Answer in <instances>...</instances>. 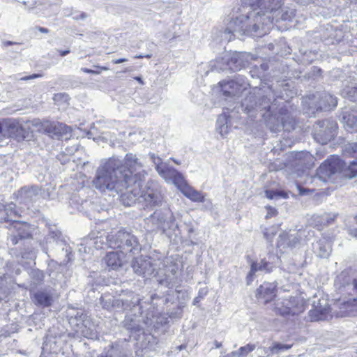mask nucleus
I'll return each mask as SVG.
<instances>
[{
	"mask_svg": "<svg viewBox=\"0 0 357 357\" xmlns=\"http://www.w3.org/2000/svg\"><path fill=\"white\" fill-rule=\"evenodd\" d=\"M130 174L120 159L112 157L98 167L92 186L101 192H115L125 206H131L140 193L139 186L143 173L132 176Z\"/></svg>",
	"mask_w": 357,
	"mask_h": 357,
	"instance_id": "f257e3e1",
	"label": "nucleus"
},
{
	"mask_svg": "<svg viewBox=\"0 0 357 357\" xmlns=\"http://www.w3.org/2000/svg\"><path fill=\"white\" fill-rule=\"evenodd\" d=\"M280 89L273 86L264 87L262 92H258V98L254 93H250L241 103L242 109L250 116L255 117L259 112L265 119L267 127L273 132L282 130L290 131L294 128V121L283 107L278 109L276 98H284L283 91L288 87V84L279 85Z\"/></svg>",
	"mask_w": 357,
	"mask_h": 357,
	"instance_id": "f03ea898",
	"label": "nucleus"
},
{
	"mask_svg": "<svg viewBox=\"0 0 357 357\" xmlns=\"http://www.w3.org/2000/svg\"><path fill=\"white\" fill-rule=\"evenodd\" d=\"M241 13L233 17L222 34V38L227 41L233 39L236 33L240 36L250 35L261 37L267 33L271 26V17H263L254 6L242 3Z\"/></svg>",
	"mask_w": 357,
	"mask_h": 357,
	"instance_id": "7ed1b4c3",
	"label": "nucleus"
},
{
	"mask_svg": "<svg viewBox=\"0 0 357 357\" xmlns=\"http://www.w3.org/2000/svg\"><path fill=\"white\" fill-rule=\"evenodd\" d=\"M345 155H351L355 159L349 161V165L338 157L333 156L324 161L317 169V175L324 181L333 179L336 174L352 178L357 176V142L347 144L344 149Z\"/></svg>",
	"mask_w": 357,
	"mask_h": 357,
	"instance_id": "20e7f679",
	"label": "nucleus"
},
{
	"mask_svg": "<svg viewBox=\"0 0 357 357\" xmlns=\"http://www.w3.org/2000/svg\"><path fill=\"white\" fill-rule=\"evenodd\" d=\"M107 243L112 248L119 249L123 255L139 252L141 245L135 236L125 230L112 231L107 237Z\"/></svg>",
	"mask_w": 357,
	"mask_h": 357,
	"instance_id": "39448f33",
	"label": "nucleus"
},
{
	"mask_svg": "<svg viewBox=\"0 0 357 357\" xmlns=\"http://www.w3.org/2000/svg\"><path fill=\"white\" fill-rule=\"evenodd\" d=\"M175 222V218L169 208L156 210L149 217L144 219V228L148 232L161 231L165 233L171 229Z\"/></svg>",
	"mask_w": 357,
	"mask_h": 357,
	"instance_id": "423d86ee",
	"label": "nucleus"
},
{
	"mask_svg": "<svg viewBox=\"0 0 357 357\" xmlns=\"http://www.w3.org/2000/svg\"><path fill=\"white\" fill-rule=\"evenodd\" d=\"M337 129V124L335 121H319L314 126L313 137L318 143L326 144L335 137Z\"/></svg>",
	"mask_w": 357,
	"mask_h": 357,
	"instance_id": "0eeeda50",
	"label": "nucleus"
},
{
	"mask_svg": "<svg viewBox=\"0 0 357 357\" xmlns=\"http://www.w3.org/2000/svg\"><path fill=\"white\" fill-rule=\"evenodd\" d=\"M140 298L138 295L130 294L127 298H100L102 307L107 310L115 309L117 310H132L137 307Z\"/></svg>",
	"mask_w": 357,
	"mask_h": 357,
	"instance_id": "6e6552de",
	"label": "nucleus"
},
{
	"mask_svg": "<svg viewBox=\"0 0 357 357\" xmlns=\"http://www.w3.org/2000/svg\"><path fill=\"white\" fill-rule=\"evenodd\" d=\"M178 267L177 264L167 260L163 264V267L160 268L155 275L157 282L168 288H172L178 283Z\"/></svg>",
	"mask_w": 357,
	"mask_h": 357,
	"instance_id": "1a4fd4ad",
	"label": "nucleus"
},
{
	"mask_svg": "<svg viewBox=\"0 0 357 357\" xmlns=\"http://www.w3.org/2000/svg\"><path fill=\"white\" fill-rule=\"evenodd\" d=\"M140 199V202L144 203L146 208H152L161 204L162 196L158 190V185L153 182H148L145 189L142 190L140 187V193L136 197V199Z\"/></svg>",
	"mask_w": 357,
	"mask_h": 357,
	"instance_id": "9d476101",
	"label": "nucleus"
},
{
	"mask_svg": "<svg viewBox=\"0 0 357 357\" xmlns=\"http://www.w3.org/2000/svg\"><path fill=\"white\" fill-rule=\"evenodd\" d=\"M282 0H241L245 5L254 6L263 17L272 15L282 6Z\"/></svg>",
	"mask_w": 357,
	"mask_h": 357,
	"instance_id": "9b49d317",
	"label": "nucleus"
},
{
	"mask_svg": "<svg viewBox=\"0 0 357 357\" xmlns=\"http://www.w3.org/2000/svg\"><path fill=\"white\" fill-rule=\"evenodd\" d=\"M276 309L282 316H294L303 312L305 307L303 299L299 297H290L284 299L281 306L276 307Z\"/></svg>",
	"mask_w": 357,
	"mask_h": 357,
	"instance_id": "f8f14e48",
	"label": "nucleus"
},
{
	"mask_svg": "<svg viewBox=\"0 0 357 357\" xmlns=\"http://www.w3.org/2000/svg\"><path fill=\"white\" fill-rule=\"evenodd\" d=\"M310 104H314L317 110H330L335 108L337 104V99L331 93L323 91L312 94L309 97Z\"/></svg>",
	"mask_w": 357,
	"mask_h": 357,
	"instance_id": "ddd939ff",
	"label": "nucleus"
},
{
	"mask_svg": "<svg viewBox=\"0 0 357 357\" xmlns=\"http://www.w3.org/2000/svg\"><path fill=\"white\" fill-rule=\"evenodd\" d=\"M39 130L51 137H60L70 134L71 128L64 123L45 121L39 122Z\"/></svg>",
	"mask_w": 357,
	"mask_h": 357,
	"instance_id": "4468645a",
	"label": "nucleus"
},
{
	"mask_svg": "<svg viewBox=\"0 0 357 357\" xmlns=\"http://www.w3.org/2000/svg\"><path fill=\"white\" fill-rule=\"evenodd\" d=\"M250 59L252 56L248 53L225 52L223 54V60L227 62L226 67L230 68L231 72L238 71L245 67Z\"/></svg>",
	"mask_w": 357,
	"mask_h": 357,
	"instance_id": "2eb2a0df",
	"label": "nucleus"
},
{
	"mask_svg": "<svg viewBox=\"0 0 357 357\" xmlns=\"http://www.w3.org/2000/svg\"><path fill=\"white\" fill-rule=\"evenodd\" d=\"M123 164V167L126 170L130 171V174L132 176H135L136 174L143 173V177L141 179V182L139 183V188L142 185V183L144 180V178L146 175V172L142 169L144 167V162L141 158H138L135 154L132 153H127L124 158V160H122Z\"/></svg>",
	"mask_w": 357,
	"mask_h": 357,
	"instance_id": "dca6fc26",
	"label": "nucleus"
},
{
	"mask_svg": "<svg viewBox=\"0 0 357 357\" xmlns=\"http://www.w3.org/2000/svg\"><path fill=\"white\" fill-rule=\"evenodd\" d=\"M335 285L340 293L349 295L357 293V278H351L347 271H342L337 276Z\"/></svg>",
	"mask_w": 357,
	"mask_h": 357,
	"instance_id": "f3484780",
	"label": "nucleus"
},
{
	"mask_svg": "<svg viewBox=\"0 0 357 357\" xmlns=\"http://www.w3.org/2000/svg\"><path fill=\"white\" fill-rule=\"evenodd\" d=\"M133 271L144 278L151 276L155 271V264L151 258H135L132 262Z\"/></svg>",
	"mask_w": 357,
	"mask_h": 357,
	"instance_id": "a211bd4d",
	"label": "nucleus"
},
{
	"mask_svg": "<svg viewBox=\"0 0 357 357\" xmlns=\"http://www.w3.org/2000/svg\"><path fill=\"white\" fill-rule=\"evenodd\" d=\"M160 169L158 174L167 183H172L178 188L184 185L185 179L183 175L174 167L167 165L163 169Z\"/></svg>",
	"mask_w": 357,
	"mask_h": 357,
	"instance_id": "6ab92c4d",
	"label": "nucleus"
},
{
	"mask_svg": "<svg viewBox=\"0 0 357 357\" xmlns=\"http://www.w3.org/2000/svg\"><path fill=\"white\" fill-rule=\"evenodd\" d=\"M219 84L221 87V91L225 96H237L246 89V84L244 82L239 83L233 79L228 81L223 80Z\"/></svg>",
	"mask_w": 357,
	"mask_h": 357,
	"instance_id": "aec40b11",
	"label": "nucleus"
},
{
	"mask_svg": "<svg viewBox=\"0 0 357 357\" xmlns=\"http://www.w3.org/2000/svg\"><path fill=\"white\" fill-rule=\"evenodd\" d=\"M26 227L25 224L19 221H13L11 224L10 228L9 229L10 233L8 241L14 245L18 243V239L26 238L29 236V234L25 231Z\"/></svg>",
	"mask_w": 357,
	"mask_h": 357,
	"instance_id": "412c9836",
	"label": "nucleus"
},
{
	"mask_svg": "<svg viewBox=\"0 0 357 357\" xmlns=\"http://www.w3.org/2000/svg\"><path fill=\"white\" fill-rule=\"evenodd\" d=\"M39 188L36 186H24L17 192V197L21 203L29 204L38 197Z\"/></svg>",
	"mask_w": 357,
	"mask_h": 357,
	"instance_id": "4be33fe9",
	"label": "nucleus"
},
{
	"mask_svg": "<svg viewBox=\"0 0 357 357\" xmlns=\"http://www.w3.org/2000/svg\"><path fill=\"white\" fill-rule=\"evenodd\" d=\"M142 306L140 305V303H139L137 307H134L132 310H130L131 312H133V314H127L124 320V326L131 331H139L142 329V326L140 325V319L139 316L136 314V312L137 311L140 314H142L141 311Z\"/></svg>",
	"mask_w": 357,
	"mask_h": 357,
	"instance_id": "5701e85b",
	"label": "nucleus"
},
{
	"mask_svg": "<svg viewBox=\"0 0 357 357\" xmlns=\"http://www.w3.org/2000/svg\"><path fill=\"white\" fill-rule=\"evenodd\" d=\"M301 236L296 233L289 234L287 232H282L280 234L277 245L280 248H295L300 242Z\"/></svg>",
	"mask_w": 357,
	"mask_h": 357,
	"instance_id": "b1692460",
	"label": "nucleus"
},
{
	"mask_svg": "<svg viewBox=\"0 0 357 357\" xmlns=\"http://www.w3.org/2000/svg\"><path fill=\"white\" fill-rule=\"evenodd\" d=\"M272 271V265L266 259H261L259 263L253 261L250 266V271L246 277L247 284H250L253 280V275L257 271L270 273Z\"/></svg>",
	"mask_w": 357,
	"mask_h": 357,
	"instance_id": "393cba45",
	"label": "nucleus"
},
{
	"mask_svg": "<svg viewBox=\"0 0 357 357\" xmlns=\"http://www.w3.org/2000/svg\"><path fill=\"white\" fill-rule=\"evenodd\" d=\"M275 296V287L271 283H264L257 290V296L265 303L271 301Z\"/></svg>",
	"mask_w": 357,
	"mask_h": 357,
	"instance_id": "a878e982",
	"label": "nucleus"
},
{
	"mask_svg": "<svg viewBox=\"0 0 357 357\" xmlns=\"http://www.w3.org/2000/svg\"><path fill=\"white\" fill-rule=\"evenodd\" d=\"M124 255L118 252H108L104 258L105 262L109 269L117 270L123 264Z\"/></svg>",
	"mask_w": 357,
	"mask_h": 357,
	"instance_id": "bb28decb",
	"label": "nucleus"
},
{
	"mask_svg": "<svg viewBox=\"0 0 357 357\" xmlns=\"http://www.w3.org/2000/svg\"><path fill=\"white\" fill-rule=\"evenodd\" d=\"M268 16L271 17V25L274 21L276 22L280 20L291 21L295 16V9L287 6H281L280 8L277 10V13L275 12V13L273 14L272 15H268Z\"/></svg>",
	"mask_w": 357,
	"mask_h": 357,
	"instance_id": "cd10ccee",
	"label": "nucleus"
},
{
	"mask_svg": "<svg viewBox=\"0 0 357 357\" xmlns=\"http://www.w3.org/2000/svg\"><path fill=\"white\" fill-rule=\"evenodd\" d=\"M313 250L319 257L327 258L331 254V245L326 239H320L313 244Z\"/></svg>",
	"mask_w": 357,
	"mask_h": 357,
	"instance_id": "c85d7f7f",
	"label": "nucleus"
},
{
	"mask_svg": "<svg viewBox=\"0 0 357 357\" xmlns=\"http://www.w3.org/2000/svg\"><path fill=\"white\" fill-rule=\"evenodd\" d=\"M328 314V305H317L314 306V309H312L309 312V318L311 321H317L324 320L327 318Z\"/></svg>",
	"mask_w": 357,
	"mask_h": 357,
	"instance_id": "c756f323",
	"label": "nucleus"
},
{
	"mask_svg": "<svg viewBox=\"0 0 357 357\" xmlns=\"http://www.w3.org/2000/svg\"><path fill=\"white\" fill-rule=\"evenodd\" d=\"M181 189V192L188 199L192 200V202H204V196L199 191H197L187 185L185 182L184 185L179 188Z\"/></svg>",
	"mask_w": 357,
	"mask_h": 357,
	"instance_id": "7c9ffc66",
	"label": "nucleus"
},
{
	"mask_svg": "<svg viewBox=\"0 0 357 357\" xmlns=\"http://www.w3.org/2000/svg\"><path fill=\"white\" fill-rule=\"evenodd\" d=\"M52 296L50 292L38 291L33 295V302L40 306L49 307L52 303Z\"/></svg>",
	"mask_w": 357,
	"mask_h": 357,
	"instance_id": "2f4dec72",
	"label": "nucleus"
},
{
	"mask_svg": "<svg viewBox=\"0 0 357 357\" xmlns=\"http://www.w3.org/2000/svg\"><path fill=\"white\" fill-rule=\"evenodd\" d=\"M127 353L119 344L112 345L105 353L97 357H127Z\"/></svg>",
	"mask_w": 357,
	"mask_h": 357,
	"instance_id": "473e14b6",
	"label": "nucleus"
},
{
	"mask_svg": "<svg viewBox=\"0 0 357 357\" xmlns=\"http://www.w3.org/2000/svg\"><path fill=\"white\" fill-rule=\"evenodd\" d=\"M342 121L348 128H357V109L344 112Z\"/></svg>",
	"mask_w": 357,
	"mask_h": 357,
	"instance_id": "72a5a7b5",
	"label": "nucleus"
},
{
	"mask_svg": "<svg viewBox=\"0 0 357 357\" xmlns=\"http://www.w3.org/2000/svg\"><path fill=\"white\" fill-rule=\"evenodd\" d=\"M228 116L223 114L218 116L216 122V130L222 137L226 136L229 130Z\"/></svg>",
	"mask_w": 357,
	"mask_h": 357,
	"instance_id": "f704fd0d",
	"label": "nucleus"
},
{
	"mask_svg": "<svg viewBox=\"0 0 357 357\" xmlns=\"http://www.w3.org/2000/svg\"><path fill=\"white\" fill-rule=\"evenodd\" d=\"M226 64H227V62L223 60L222 55L220 58L210 61L209 67L211 71H230V68H227Z\"/></svg>",
	"mask_w": 357,
	"mask_h": 357,
	"instance_id": "c9c22d12",
	"label": "nucleus"
},
{
	"mask_svg": "<svg viewBox=\"0 0 357 357\" xmlns=\"http://www.w3.org/2000/svg\"><path fill=\"white\" fill-rule=\"evenodd\" d=\"M342 96L352 102H357V84L347 86L342 91Z\"/></svg>",
	"mask_w": 357,
	"mask_h": 357,
	"instance_id": "e433bc0d",
	"label": "nucleus"
},
{
	"mask_svg": "<svg viewBox=\"0 0 357 357\" xmlns=\"http://www.w3.org/2000/svg\"><path fill=\"white\" fill-rule=\"evenodd\" d=\"M268 64L266 63H263L260 64L259 66H253L250 70V74L252 78L256 77L261 79V78L264 76V73L268 70Z\"/></svg>",
	"mask_w": 357,
	"mask_h": 357,
	"instance_id": "4c0bfd02",
	"label": "nucleus"
},
{
	"mask_svg": "<svg viewBox=\"0 0 357 357\" xmlns=\"http://www.w3.org/2000/svg\"><path fill=\"white\" fill-rule=\"evenodd\" d=\"M256 348L255 344H248L245 346L240 347L238 350L231 352V355L238 357H245L249 353L254 351Z\"/></svg>",
	"mask_w": 357,
	"mask_h": 357,
	"instance_id": "58836bf2",
	"label": "nucleus"
},
{
	"mask_svg": "<svg viewBox=\"0 0 357 357\" xmlns=\"http://www.w3.org/2000/svg\"><path fill=\"white\" fill-rule=\"evenodd\" d=\"M342 309H345L348 314H353L357 311V297L349 298L342 304Z\"/></svg>",
	"mask_w": 357,
	"mask_h": 357,
	"instance_id": "ea45409f",
	"label": "nucleus"
},
{
	"mask_svg": "<svg viewBox=\"0 0 357 357\" xmlns=\"http://www.w3.org/2000/svg\"><path fill=\"white\" fill-rule=\"evenodd\" d=\"M4 212L6 215L3 218V220L5 222L12 221L13 222V221H16L15 220H13L14 218L17 217V213L14 210V206H13L12 205L6 206L4 209Z\"/></svg>",
	"mask_w": 357,
	"mask_h": 357,
	"instance_id": "a19ab883",
	"label": "nucleus"
},
{
	"mask_svg": "<svg viewBox=\"0 0 357 357\" xmlns=\"http://www.w3.org/2000/svg\"><path fill=\"white\" fill-rule=\"evenodd\" d=\"M292 347V344H284L278 342H274L273 346L269 348L273 354H278L280 351L288 350Z\"/></svg>",
	"mask_w": 357,
	"mask_h": 357,
	"instance_id": "79ce46f5",
	"label": "nucleus"
},
{
	"mask_svg": "<svg viewBox=\"0 0 357 357\" xmlns=\"http://www.w3.org/2000/svg\"><path fill=\"white\" fill-rule=\"evenodd\" d=\"M149 156L151 161L155 165V168L158 174L160 172V168L163 169L167 165V163L163 162L162 159L160 157L156 156L154 153H149Z\"/></svg>",
	"mask_w": 357,
	"mask_h": 357,
	"instance_id": "37998d69",
	"label": "nucleus"
},
{
	"mask_svg": "<svg viewBox=\"0 0 357 357\" xmlns=\"http://www.w3.org/2000/svg\"><path fill=\"white\" fill-rule=\"evenodd\" d=\"M336 218V215L333 213H325L321 216H318L317 218L319 220H318L319 222L321 223V225H329L332 222L334 221L335 218Z\"/></svg>",
	"mask_w": 357,
	"mask_h": 357,
	"instance_id": "c03bdc74",
	"label": "nucleus"
},
{
	"mask_svg": "<svg viewBox=\"0 0 357 357\" xmlns=\"http://www.w3.org/2000/svg\"><path fill=\"white\" fill-rule=\"evenodd\" d=\"M78 328H75V333L77 335L83 336L87 338H92V332L86 328V326H75Z\"/></svg>",
	"mask_w": 357,
	"mask_h": 357,
	"instance_id": "a18cd8bd",
	"label": "nucleus"
},
{
	"mask_svg": "<svg viewBox=\"0 0 357 357\" xmlns=\"http://www.w3.org/2000/svg\"><path fill=\"white\" fill-rule=\"evenodd\" d=\"M32 278L35 280L36 284L40 283L44 280V274L40 270H33L31 273Z\"/></svg>",
	"mask_w": 357,
	"mask_h": 357,
	"instance_id": "49530a36",
	"label": "nucleus"
},
{
	"mask_svg": "<svg viewBox=\"0 0 357 357\" xmlns=\"http://www.w3.org/2000/svg\"><path fill=\"white\" fill-rule=\"evenodd\" d=\"M266 196L267 198L270 199H273L277 197H280L283 198H287V195L286 192H275L273 190H266Z\"/></svg>",
	"mask_w": 357,
	"mask_h": 357,
	"instance_id": "de8ad7c7",
	"label": "nucleus"
},
{
	"mask_svg": "<svg viewBox=\"0 0 357 357\" xmlns=\"http://www.w3.org/2000/svg\"><path fill=\"white\" fill-rule=\"evenodd\" d=\"M264 238L269 242L272 241L273 237L275 236L276 234V231L275 227H272L271 228H266L264 231Z\"/></svg>",
	"mask_w": 357,
	"mask_h": 357,
	"instance_id": "09e8293b",
	"label": "nucleus"
},
{
	"mask_svg": "<svg viewBox=\"0 0 357 357\" xmlns=\"http://www.w3.org/2000/svg\"><path fill=\"white\" fill-rule=\"evenodd\" d=\"M42 77V75L40 74H33L31 75L21 77L20 79L23 80V81H27V80H30V79H36V78H38V77Z\"/></svg>",
	"mask_w": 357,
	"mask_h": 357,
	"instance_id": "8fccbe9b",
	"label": "nucleus"
},
{
	"mask_svg": "<svg viewBox=\"0 0 357 357\" xmlns=\"http://www.w3.org/2000/svg\"><path fill=\"white\" fill-rule=\"evenodd\" d=\"M81 70L85 73H89V74H95V75H98V74H100V71H96V70H91V69H89V68H81Z\"/></svg>",
	"mask_w": 357,
	"mask_h": 357,
	"instance_id": "3c124183",
	"label": "nucleus"
},
{
	"mask_svg": "<svg viewBox=\"0 0 357 357\" xmlns=\"http://www.w3.org/2000/svg\"><path fill=\"white\" fill-rule=\"evenodd\" d=\"M79 317V319L83 321L85 315L82 312L80 314L79 312H77L74 318L70 319V323H74V321L77 320V317Z\"/></svg>",
	"mask_w": 357,
	"mask_h": 357,
	"instance_id": "603ef678",
	"label": "nucleus"
},
{
	"mask_svg": "<svg viewBox=\"0 0 357 357\" xmlns=\"http://www.w3.org/2000/svg\"><path fill=\"white\" fill-rule=\"evenodd\" d=\"M87 17H88V15L86 13L82 12L77 16L75 17L74 19L77 20H84L85 19L87 18Z\"/></svg>",
	"mask_w": 357,
	"mask_h": 357,
	"instance_id": "864d4df0",
	"label": "nucleus"
},
{
	"mask_svg": "<svg viewBox=\"0 0 357 357\" xmlns=\"http://www.w3.org/2000/svg\"><path fill=\"white\" fill-rule=\"evenodd\" d=\"M63 98L65 99V100H67L68 98V96L66 94H64V93H58V94H56L54 97V100H58L59 99H61Z\"/></svg>",
	"mask_w": 357,
	"mask_h": 357,
	"instance_id": "5fc2aeb1",
	"label": "nucleus"
},
{
	"mask_svg": "<svg viewBox=\"0 0 357 357\" xmlns=\"http://www.w3.org/2000/svg\"><path fill=\"white\" fill-rule=\"evenodd\" d=\"M349 235L357 238V229H349Z\"/></svg>",
	"mask_w": 357,
	"mask_h": 357,
	"instance_id": "6e6d98bb",
	"label": "nucleus"
},
{
	"mask_svg": "<svg viewBox=\"0 0 357 357\" xmlns=\"http://www.w3.org/2000/svg\"><path fill=\"white\" fill-rule=\"evenodd\" d=\"M127 61H128L127 59L122 58V59H118L113 60V63L115 64H119V63L126 62Z\"/></svg>",
	"mask_w": 357,
	"mask_h": 357,
	"instance_id": "4d7b16f0",
	"label": "nucleus"
},
{
	"mask_svg": "<svg viewBox=\"0 0 357 357\" xmlns=\"http://www.w3.org/2000/svg\"><path fill=\"white\" fill-rule=\"evenodd\" d=\"M38 31L41 33H49V29H47V28H44V27H38Z\"/></svg>",
	"mask_w": 357,
	"mask_h": 357,
	"instance_id": "13d9d810",
	"label": "nucleus"
},
{
	"mask_svg": "<svg viewBox=\"0 0 357 357\" xmlns=\"http://www.w3.org/2000/svg\"><path fill=\"white\" fill-rule=\"evenodd\" d=\"M69 52H70V50H64V51H61L60 54H61V56H64L67 55Z\"/></svg>",
	"mask_w": 357,
	"mask_h": 357,
	"instance_id": "bf43d9fd",
	"label": "nucleus"
},
{
	"mask_svg": "<svg viewBox=\"0 0 357 357\" xmlns=\"http://www.w3.org/2000/svg\"><path fill=\"white\" fill-rule=\"evenodd\" d=\"M214 344H215V348H217V349H218V348H220V347H222V343H221V342H218L217 340H215V341L214 342Z\"/></svg>",
	"mask_w": 357,
	"mask_h": 357,
	"instance_id": "052dcab7",
	"label": "nucleus"
},
{
	"mask_svg": "<svg viewBox=\"0 0 357 357\" xmlns=\"http://www.w3.org/2000/svg\"><path fill=\"white\" fill-rule=\"evenodd\" d=\"M185 348H186V346H185V344H181V345H180V346L176 347V350H178V351H181V350L184 349H185Z\"/></svg>",
	"mask_w": 357,
	"mask_h": 357,
	"instance_id": "680f3d73",
	"label": "nucleus"
},
{
	"mask_svg": "<svg viewBox=\"0 0 357 357\" xmlns=\"http://www.w3.org/2000/svg\"><path fill=\"white\" fill-rule=\"evenodd\" d=\"M135 79L137 82H139L141 84H144V82H143V80H142V77H135Z\"/></svg>",
	"mask_w": 357,
	"mask_h": 357,
	"instance_id": "e2e57ef3",
	"label": "nucleus"
},
{
	"mask_svg": "<svg viewBox=\"0 0 357 357\" xmlns=\"http://www.w3.org/2000/svg\"><path fill=\"white\" fill-rule=\"evenodd\" d=\"M13 44H14V43L12 42V41H6V42L3 43V45L5 46H9V45H11Z\"/></svg>",
	"mask_w": 357,
	"mask_h": 357,
	"instance_id": "0e129e2a",
	"label": "nucleus"
},
{
	"mask_svg": "<svg viewBox=\"0 0 357 357\" xmlns=\"http://www.w3.org/2000/svg\"><path fill=\"white\" fill-rule=\"evenodd\" d=\"M144 323L146 324V325H151L152 324V321L151 319L147 318L146 321H144Z\"/></svg>",
	"mask_w": 357,
	"mask_h": 357,
	"instance_id": "69168bd1",
	"label": "nucleus"
},
{
	"mask_svg": "<svg viewBox=\"0 0 357 357\" xmlns=\"http://www.w3.org/2000/svg\"><path fill=\"white\" fill-rule=\"evenodd\" d=\"M135 58L136 59H142V58H144V54H139V55H136L135 56Z\"/></svg>",
	"mask_w": 357,
	"mask_h": 357,
	"instance_id": "338daca9",
	"label": "nucleus"
},
{
	"mask_svg": "<svg viewBox=\"0 0 357 357\" xmlns=\"http://www.w3.org/2000/svg\"><path fill=\"white\" fill-rule=\"evenodd\" d=\"M273 214H274V211H273V212L271 211L270 213H268V214L266 215V218L272 216Z\"/></svg>",
	"mask_w": 357,
	"mask_h": 357,
	"instance_id": "774afa93",
	"label": "nucleus"
}]
</instances>
